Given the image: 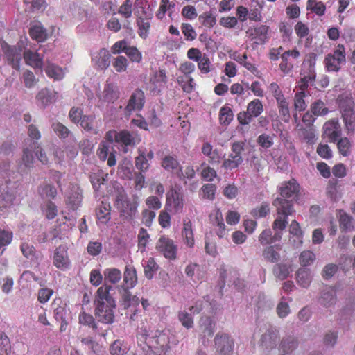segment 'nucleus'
I'll list each match as a JSON object with an SVG mask.
<instances>
[{"instance_id": "obj_1", "label": "nucleus", "mask_w": 355, "mask_h": 355, "mask_svg": "<svg viewBox=\"0 0 355 355\" xmlns=\"http://www.w3.org/2000/svg\"><path fill=\"white\" fill-rule=\"evenodd\" d=\"M112 289V286L104 284L97 290L94 300L95 315L98 321L104 324H112L114 320L116 302L110 294Z\"/></svg>"}, {"instance_id": "obj_2", "label": "nucleus", "mask_w": 355, "mask_h": 355, "mask_svg": "<svg viewBox=\"0 0 355 355\" xmlns=\"http://www.w3.org/2000/svg\"><path fill=\"white\" fill-rule=\"evenodd\" d=\"M346 63V49L343 44H338L332 53H328L324 60L328 72H338Z\"/></svg>"}, {"instance_id": "obj_3", "label": "nucleus", "mask_w": 355, "mask_h": 355, "mask_svg": "<svg viewBox=\"0 0 355 355\" xmlns=\"http://www.w3.org/2000/svg\"><path fill=\"white\" fill-rule=\"evenodd\" d=\"M245 144L243 141L234 142L231 146L232 153L228 158L225 159L222 164V167L225 170H233L239 167L243 162L241 156L242 152L244 150Z\"/></svg>"}, {"instance_id": "obj_4", "label": "nucleus", "mask_w": 355, "mask_h": 355, "mask_svg": "<svg viewBox=\"0 0 355 355\" xmlns=\"http://www.w3.org/2000/svg\"><path fill=\"white\" fill-rule=\"evenodd\" d=\"M184 208L183 195L180 189L171 188L166 194V209L174 214L181 213Z\"/></svg>"}, {"instance_id": "obj_5", "label": "nucleus", "mask_w": 355, "mask_h": 355, "mask_svg": "<svg viewBox=\"0 0 355 355\" xmlns=\"http://www.w3.org/2000/svg\"><path fill=\"white\" fill-rule=\"evenodd\" d=\"M215 347L218 355H231L234 350V340L225 333L217 334L214 338Z\"/></svg>"}, {"instance_id": "obj_6", "label": "nucleus", "mask_w": 355, "mask_h": 355, "mask_svg": "<svg viewBox=\"0 0 355 355\" xmlns=\"http://www.w3.org/2000/svg\"><path fill=\"white\" fill-rule=\"evenodd\" d=\"M156 249L169 260H175L177 257L178 246L173 240L167 236H162L159 239Z\"/></svg>"}, {"instance_id": "obj_7", "label": "nucleus", "mask_w": 355, "mask_h": 355, "mask_svg": "<svg viewBox=\"0 0 355 355\" xmlns=\"http://www.w3.org/2000/svg\"><path fill=\"white\" fill-rule=\"evenodd\" d=\"M347 104L344 106L340 105L341 113L347 134H353L355 132V113L353 108L354 102L352 100L347 101Z\"/></svg>"}, {"instance_id": "obj_8", "label": "nucleus", "mask_w": 355, "mask_h": 355, "mask_svg": "<svg viewBox=\"0 0 355 355\" xmlns=\"http://www.w3.org/2000/svg\"><path fill=\"white\" fill-rule=\"evenodd\" d=\"M316 61V55L315 53H310L306 61L309 65V72L307 76H304L297 82V87L300 89L299 92H306L309 87V83L313 82L315 80V65Z\"/></svg>"}, {"instance_id": "obj_9", "label": "nucleus", "mask_w": 355, "mask_h": 355, "mask_svg": "<svg viewBox=\"0 0 355 355\" xmlns=\"http://www.w3.org/2000/svg\"><path fill=\"white\" fill-rule=\"evenodd\" d=\"M68 248L65 245L57 247L53 254V265L60 270H64L69 268L71 262L68 255Z\"/></svg>"}, {"instance_id": "obj_10", "label": "nucleus", "mask_w": 355, "mask_h": 355, "mask_svg": "<svg viewBox=\"0 0 355 355\" xmlns=\"http://www.w3.org/2000/svg\"><path fill=\"white\" fill-rule=\"evenodd\" d=\"M145 103V95L140 89H135L131 94L128 105L125 108L126 114H130L133 111H140Z\"/></svg>"}, {"instance_id": "obj_11", "label": "nucleus", "mask_w": 355, "mask_h": 355, "mask_svg": "<svg viewBox=\"0 0 355 355\" xmlns=\"http://www.w3.org/2000/svg\"><path fill=\"white\" fill-rule=\"evenodd\" d=\"M279 338V331L273 327H270L260 338L259 345L265 349H272L277 346Z\"/></svg>"}, {"instance_id": "obj_12", "label": "nucleus", "mask_w": 355, "mask_h": 355, "mask_svg": "<svg viewBox=\"0 0 355 355\" xmlns=\"http://www.w3.org/2000/svg\"><path fill=\"white\" fill-rule=\"evenodd\" d=\"M269 27L266 25H260L250 28L246 32L251 41L256 44H264L268 40Z\"/></svg>"}, {"instance_id": "obj_13", "label": "nucleus", "mask_w": 355, "mask_h": 355, "mask_svg": "<svg viewBox=\"0 0 355 355\" xmlns=\"http://www.w3.org/2000/svg\"><path fill=\"white\" fill-rule=\"evenodd\" d=\"M154 157V153L152 150L146 153L145 149L139 148L138 155L135 157V167L141 172H146L150 168L149 160Z\"/></svg>"}, {"instance_id": "obj_14", "label": "nucleus", "mask_w": 355, "mask_h": 355, "mask_svg": "<svg viewBox=\"0 0 355 355\" xmlns=\"http://www.w3.org/2000/svg\"><path fill=\"white\" fill-rule=\"evenodd\" d=\"M300 186L294 178L282 183L279 188V193L284 198L297 197L300 193Z\"/></svg>"}, {"instance_id": "obj_15", "label": "nucleus", "mask_w": 355, "mask_h": 355, "mask_svg": "<svg viewBox=\"0 0 355 355\" xmlns=\"http://www.w3.org/2000/svg\"><path fill=\"white\" fill-rule=\"evenodd\" d=\"M181 236L184 244L188 248H193L195 245V239L193 230L192 222L188 217L183 219L182 229Z\"/></svg>"}, {"instance_id": "obj_16", "label": "nucleus", "mask_w": 355, "mask_h": 355, "mask_svg": "<svg viewBox=\"0 0 355 355\" xmlns=\"http://www.w3.org/2000/svg\"><path fill=\"white\" fill-rule=\"evenodd\" d=\"M272 205L276 208L277 214L282 215L284 218H288L294 211L292 200L279 197L274 200Z\"/></svg>"}, {"instance_id": "obj_17", "label": "nucleus", "mask_w": 355, "mask_h": 355, "mask_svg": "<svg viewBox=\"0 0 355 355\" xmlns=\"http://www.w3.org/2000/svg\"><path fill=\"white\" fill-rule=\"evenodd\" d=\"M111 55L105 48L101 49L92 58L94 66L100 69H106L110 64Z\"/></svg>"}, {"instance_id": "obj_18", "label": "nucleus", "mask_w": 355, "mask_h": 355, "mask_svg": "<svg viewBox=\"0 0 355 355\" xmlns=\"http://www.w3.org/2000/svg\"><path fill=\"white\" fill-rule=\"evenodd\" d=\"M282 249V246L279 244L270 245L266 247L262 251L263 260L271 263L278 262L281 259L279 252Z\"/></svg>"}, {"instance_id": "obj_19", "label": "nucleus", "mask_w": 355, "mask_h": 355, "mask_svg": "<svg viewBox=\"0 0 355 355\" xmlns=\"http://www.w3.org/2000/svg\"><path fill=\"white\" fill-rule=\"evenodd\" d=\"M324 133L329 142H336L340 136V130L338 121L330 120L327 121L323 126Z\"/></svg>"}, {"instance_id": "obj_20", "label": "nucleus", "mask_w": 355, "mask_h": 355, "mask_svg": "<svg viewBox=\"0 0 355 355\" xmlns=\"http://www.w3.org/2000/svg\"><path fill=\"white\" fill-rule=\"evenodd\" d=\"M119 98V92L113 83H107L104 86L100 99L106 103H113Z\"/></svg>"}, {"instance_id": "obj_21", "label": "nucleus", "mask_w": 355, "mask_h": 355, "mask_svg": "<svg viewBox=\"0 0 355 355\" xmlns=\"http://www.w3.org/2000/svg\"><path fill=\"white\" fill-rule=\"evenodd\" d=\"M337 216L338 217L339 227L342 232H351L354 230L352 216L345 212L343 209L338 210Z\"/></svg>"}, {"instance_id": "obj_22", "label": "nucleus", "mask_w": 355, "mask_h": 355, "mask_svg": "<svg viewBox=\"0 0 355 355\" xmlns=\"http://www.w3.org/2000/svg\"><path fill=\"white\" fill-rule=\"evenodd\" d=\"M51 306L53 309V317L56 321L59 322L60 320L66 319L68 310L67 309V304L61 298H55L53 301Z\"/></svg>"}, {"instance_id": "obj_23", "label": "nucleus", "mask_w": 355, "mask_h": 355, "mask_svg": "<svg viewBox=\"0 0 355 355\" xmlns=\"http://www.w3.org/2000/svg\"><path fill=\"white\" fill-rule=\"evenodd\" d=\"M26 64L37 69H42L43 65V58L37 52L31 50H26L23 54Z\"/></svg>"}, {"instance_id": "obj_24", "label": "nucleus", "mask_w": 355, "mask_h": 355, "mask_svg": "<svg viewBox=\"0 0 355 355\" xmlns=\"http://www.w3.org/2000/svg\"><path fill=\"white\" fill-rule=\"evenodd\" d=\"M137 282V272L134 268L126 266L123 275L122 289H130L135 286Z\"/></svg>"}, {"instance_id": "obj_25", "label": "nucleus", "mask_w": 355, "mask_h": 355, "mask_svg": "<svg viewBox=\"0 0 355 355\" xmlns=\"http://www.w3.org/2000/svg\"><path fill=\"white\" fill-rule=\"evenodd\" d=\"M5 54L10 62L12 68L19 70L21 60V51L15 46H9L5 51Z\"/></svg>"}, {"instance_id": "obj_26", "label": "nucleus", "mask_w": 355, "mask_h": 355, "mask_svg": "<svg viewBox=\"0 0 355 355\" xmlns=\"http://www.w3.org/2000/svg\"><path fill=\"white\" fill-rule=\"evenodd\" d=\"M297 340L293 336H288L282 338L279 344V350L284 355L289 354L297 348Z\"/></svg>"}, {"instance_id": "obj_27", "label": "nucleus", "mask_w": 355, "mask_h": 355, "mask_svg": "<svg viewBox=\"0 0 355 355\" xmlns=\"http://www.w3.org/2000/svg\"><path fill=\"white\" fill-rule=\"evenodd\" d=\"M28 33L30 37L38 42H44L48 37L46 28L40 24L31 26Z\"/></svg>"}, {"instance_id": "obj_28", "label": "nucleus", "mask_w": 355, "mask_h": 355, "mask_svg": "<svg viewBox=\"0 0 355 355\" xmlns=\"http://www.w3.org/2000/svg\"><path fill=\"white\" fill-rule=\"evenodd\" d=\"M110 210V203L101 202L96 210V216L98 220L103 224L107 223L111 218Z\"/></svg>"}, {"instance_id": "obj_29", "label": "nucleus", "mask_w": 355, "mask_h": 355, "mask_svg": "<svg viewBox=\"0 0 355 355\" xmlns=\"http://www.w3.org/2000/svg\"><path fill=\"white\" fill-rule=\"evenodd\" d=\"M162 167L167 171L174 172L177 175V172L180 169V164L175 155H166L162 160Z\"/></svg>"}, {"instance_id": "obj_30", "label": "nucleus", "mask_w": 355, "mask_h": 355, "mask_svg": "<svg viewBox=\"0 0 355 355\" xmlns=\"http://www.w3.org/2000/svg\"><path fill=\"white\" fill-rule=\"evenodd\" d=\"M44 71L49 78L54 80H62L64 76L62 68L51 62L46 63Z\"/></svg>"}, {"instance_id": "obj_31", "label": "nucleus", "mask_w": 355, "mask_h": 355, "mask_svg": "<svg viewBox=\"0 0 355 355\" xmlns=\"http://www.w3.org/2000/svg\"><path fill=\"white\" fill-rule=\"evenodd\" d=\"M80 125L85 131L89 133L96 135L98 132L97 123L94 115H84Z\"/></svg>"}, {"instance_id": "obj_32", "label": "nucleus", "mask_w": 355, "mask_h": 355, "mask_svg": "<svg viewBox=\"0 0 355 355\" xmlns=\"http://www.w3.org/2000/svg\"><path fill=\"white\" fill-rule=\"evenodd\" d=\"M15 199V195L10 191L3 190L0 193V212H4L11 207Z\"/></svg>"}, {"instance_id": "obj_33", "label": "nucleus", "mask_w": 355, "mask_h": 355, "mask_svg": "<svg viewBox=\"0 0 355 355\" xmlns=\"http://www.w3.org/2000/svg\"><path fill=\"white\" fill-rule=\"evenodd\" d=\"M276 101L279 116L284 122H288L291 119L288 101L284 96Z\"/></svg>"}, {"instance_id": "obj_34", "label": "nucleus", "mask_w": 355, "mask_h": 355, "mask_svg": "<svg viewBox=\"0 0 355 355\" xmlns=\"http://www.w3.org/2000/svg\"><path fill=\"white\" fill-rule=\"evenodd\" d=\"M200 327L205 337H211L214 333L215 322L210 317L202 316L200 320Z\"/></svg>"}, {"instance_id": "obj_35", "label": "nucleus", "mask_w": 355, "mask_h": 355, "mask_svg": "<svg viewBox=\"0 0 355 355\" xmlns=\"http://www.w3.org/2000/svg\"><path fill=\"white\" fill-rule=\"evenodd\" d=\"M306 9L312 13L319 17H322L325 14L326 6L321 1L308 0L306 3Z\"/></svg>"}, {"instance_id": "obj_36", "label": "nucleus", "mask_w": 355, "mask_h": 355, "mask_svg": "<svg viewBox=\"0 0 355 355\" xmlns=\"http://www.w3.org/2000/svg\"><path fill=\"white\" fill-rule=\"evenodd\" d=\"M296 279L299 285L307 288L311 282V276L309 269L299 268L296 272Z\"/></svg>"}, {"instance_id": "obj_37", "label": "nucleus", "mask_w": 355, "mask_h": 355, "mask_svg": "<svg viewBox=\"0 0 355 355\" xmlns=\"http://www.w3.org/2000/svg\"><path fill=\"white\" fill-rule=\"evenodd\" d=\"M123 293L121 297V305L124 309H128L130 306H138L139 299L137 296H132L129 289H123Z\"/></svg>"}, {"instance_id": "obj_38", "label": "nucleus", "mask_w": 355, "mask_h": 355, "mask_svg": "<svg viewBox=\"0 0 355 355\" xmlns=\"http://www.w3.org/2000/svg\"><path fill=\"white\" fill-rule=\"evenodd\" d=\"M137 206L135 203L128 200L122 207H119L117 209L121 213V215L127 219H132L137 212Z\"/></svg>"}, {"instance_id": "obj_39", "label": "nucleus", "mask_w": 355, "mask_h": 355, "mask_svg": "<svg viewBox=\"0 0 355 355\" xmlns=\"http://www.w3.org/2000/svg\"><path fill=\"white\" fill-rule=\"evenodd\" d=\"M177 82L183 92L190 94L195 87V80L191 76H178Z\"/></svg>"}, {"instance_id": "obj_40", "label": "nucleus", "mask_w": 355, "mask_h": 355, "mask_svg": "<svg viewBox=\"0 0 355 355\" xmlns=\"http://www.w3.org/2000/svg\"><path fill=\"white\" fill-rule=\"evenodd\" d=\"M247 111L252 118L258 117L263 112V105L261 100L255 98L247 106Z\"/></svg>"}, {"instance_id": "obj_41", "label": "nucleus", "mask_w": 355, "mask_h": 355, "mask_svg": "<svg viewBox=\"0 0 355 355\" xmlns=\"http://www.w3.org/2000/svg\"><path fill=\"white\" fill-rule=\"evenodd\" d=\"M78 322L80 324L87 326L94 331L97 330V323L92 315L82 311L78 315Z\"/></svg>"}, {"instance_id": "obj_42", "label": "nucleus", "mask_w": 355, "mask_h": 355, "mask_svg": "<svg viewBox=\"0 0 355 355\" xmlns=\"http://www.w3.org/2000/svg\"><path fill=\"white\" fill-rule=\"evenodd\" d=\"M36 98L44 106H46L55 101V94L49 89H42L36 96Z\"/></svg>"}, {"instance_id": "obj_43", "label": "nucleus", "mask_w": 355, "mask_h": 355, "mask_svg": "<svg viewBox=\"0 0 355 355\" xmlns=\"http://www.w3.org/2000/svg\"><path fill=\"white\" fill-rule=\"evenodd\" d=\"M336 141L338 153L343 157H348L352 151V141L347 137L338 139Z\"/></svg>"}, {"instance_id": "obj_44", "label": "nucleus", "mask_w": 355, "mask_h": 355, "mask_svg": "<svg viewBox=\"0 0 355 355\" xmlns=\"http://www.w3.org/2000/svg\"><path fill=\"white\" fill-rule=\"evenodd\" d=\"M306 93L304 92H297L294 95L293 106L296 111L302 112L306 110L307 105L305 101Z\"/></svg>"}, {"instance_id": "obj_45", "label": "nucleus", "mask_w": 355, "mask_h": 355, "mask_svg": "<svg viewBox=\"0 0 355 355\" xmlns=\"http://www.w3.org/2000/svg\"><path fill=\"white\" fill-rule=\"evenodd\" d=\"M13 238L12 232L0 229V256L6 250V246L11 243Z\"/></svg>"}, {"instance_id": "obj_46", "label": "nucleus", "mask_w": 355, "mask_h": 355, "mask_svg": "<svg viewBox=\"0 0 355 355\" xmlns=\"http://www.w3.org/2000/svg\"><path fill=\"white\" fill-rule=\"evenodd\" d=\"M33 150H34V148H31L30 147V144L28 145V147L23 149L21 164H23L26 168H31L33 167L35 158L33 154Z\"/></svg>"}, {"instance_id": "obj_47", "label": "nucleus", "mask_w": 355, "mask_h": 355, "mask_svg": "<svg viewBox=\"0 0 355 355\" xmlns=\"http://www.w3.org/2000/svg\"><path fill=\"white\" fill-rule=\"evenodd\" d=\"M336 301L335 291L332 288H327L320 298V303L324 306L329 307Z\"/></svg>"}, {"instance_id": "obj_48", "label": "nucleus", "mask_w": 355, "mask_h": 355, "mask_svg": "<svg viewBox=\"0 0 355 355\" xmlns=\"http://www.w3.org/2000/svg\"><path fill=\"white\" fill-rule=\"evenodd\" d=\"M38 192L42 198H48L49 200L54 199L57 195V190L55 187L49 184L40 187Z\"/></svg>"}, {"instance_id": "obj_49", "label": "nucleus", "mask_w": 355, "mask_h": 355, "mask_svg": "<svg viewBox=\"0 0 355 355\" xmlns=\"http://www.w3.org/2000/svg\"><path fill=\"white\" fill-rule=\"evenodd\" d=\"M233 119L232 109L227 106H223L219 112V121L221 125H227Z\"/></svg>"}, {"instance_id": "obj_50", "label": "nucleus", "mask_w": 355, "mask_h": 355, "mask_svg": "<svg viewBox=\"0 0 355 355\" xmlns=\"http://www.w3.org/2000/svg\"><path fill=\"white\" fill-rule=\"evenodd\" d=\"M105 282L118 283L121 279V272L117 268H107L104 271Z\"/></svg>"}, {"instance_id": "obj_51", "label": "nucleus", "mask_w": 355, "mask_h": 355, "mask_svg": "<svg viewBox=\"0 0 355 355\" xmlns=\"http://www.w3.org/2000/svg\"><path fill=\"white\" fill-rule=\"evenodd\" d=\"M116 142L120 143L125 146L135 144L133 137L126 130H123L116 135Z\"/></svg>"}, {"instance_id": "obj_52", "label": "nucleus", "mask_w": 355, "mask_h": 355, "mask_svg": "<svg viewBox=\"0 0 355 355\" xmlns=\"http://www.w3.org/2000/svg\"><path fill=\"white\" fill-rule=\"evenodd\" d=\"M42 210L49 220L55 218L58 214L57 206L51 200H48L42 207Z\"/></svg>"}, {"instance_id": "obj_53", "label": "nucleus", "mask_w": 355, "mask_h": 355, "mask_svg": "<svg viewBox=\"0 0 355 355\" xmlns=\"http://www.w3.org/2000/svg\"><path fill=\"white\" fill-rule=\"evenodd\" d=\"M199 21L202 26L210 28L216 25V17L210 11H206L200 15Z\"/></svg>"}, {"instance_id": "obj_54", "label": "nucleus", "mask_w": 355, "mask_h": 355, "mask_svg": "<svg viewBox=\"0 0 355 355\" xmlns=\"http://www.w3.org/2000/svg\"><path fill=\"white\" fill-rule=\"evenodd\" d=\"M112 66L118 73H122L127 70L128 67V60L123 55H118L112 61Z\"/></svg>"}, {"instance_id": "obj_55", "label": "nucleus", "mask_w": 355, "mask_h": 355, "mask_svg": "<svg viewBox=\"0 0 355 355\" xmlns=\"http://www.w3.org/2000/svg\"><path fill=\"white\" fill-rule=\"evenodd\" d=\"M311 111L315 116H319L326 115L329 112V109L322 101L317 100L311 104Z\"/></svg>"}, {"instance_id": "obj_56", "label": "nucleus", "mask_w": 355, "mask_h": 355, "mask_svg": "<svg viewBox=\"0 0 355 355\" xmlns=\"http://www.w3.org/2000/svg\"><path fill=\"white\" fill-rule=\"evenodd\" d=\"M51 128L56 135L62 139L68 137L71 133L69 128L59 121L53 122L51 124Z\"/></svg>"}, {"instance_id": "obj_57", "label": "nucleus", "mask_w": 355, "mask_h": 355, "mask_svg": "<svg viewBox=\"0 0 355 355\" xmlns=\"http://www.w3.org/2000/svg\"><path fill=\"white\" fill-rule=\"evenodd\" d=\"M30 147L34 148V152L37 157V159L42 164H47L49 163V159L44 150L41 146L35 141H31L30 143Z\"/></svg>"}, {"instance_id": "obj_58", "label": "nucleus", "mask_w": 355, "mask_h": 355, "mask_svg": "<svg viewBox=\"0 0 355 355\" xmlns=\"http://www.w3.org/2000/svg\"><path fill=\"white\" fill-rule=\"evenodd\" d=\"M137 24L138 26V34L143 38L146 39L148 37V31L150 28V24L148 21H144L141 17H139L137 19Z\"/></svg>"}, {"instance_id": "obj_59", "label": "nucleus", "mask_w": 355, "mask_h": 355, "mask_svg": "<svg viewBox=\"0 0 355 355\" xmlns=\"http://www.w3.org/2000/svg\"><path fill=\"white\" fill-rule=\"evenodd\" d=\"M11 350L10 341L7 335L0 331V355H8Z\"/></svg>"}, {"instance_id": "obj_60", "label": "nucleus", "mask_w": 355, "mask_h": 355, "mask_svg": "<svg viewBox=\"0 0 355 355\" xmlns=\"http://www.w3.org/2000/svg\"><path fill=\"white\" fill-rule=\"evenodd\" d=\"M198 68L202 74H207L212 70V64L208 55L205 54L197 62Z\"/></svg>"}, {"instance_id": "obj_61", "label": "nucleus", "mask_w": 355, "mask_h": 355, "mask_svg": "<svg viewBox=\"0 0 355 355\" xmlns=\"http://www.w3.org/2000/svg\"><path fill=\"white\" fill-rule=\"evenodd\" d=\"M270 212V207L268 202H263L260 206L254 208L250 214L255 218L266 217Z\"/></svg>"}, {"instance_id": "obj_62", "label": "nucleus", "mask_w": 355, "mask_h": 355, "mask_svg": "<svg viewBox=\"0 0 355 355\" xmlns=\"http://www.w3.org/2000/svg\"><path fill=\"white\" fill-rule=\"evenodd\" d=\"M82 195L78 192L72 193L67 199V204L72 210H76L81 204Z\"/></svg>"}, {"instance_id": "obj_63", "label": "nucleus", "mask_w": 355, "mask_h": 355, "mask_svg": "<svg viewBox=\"0 0 355 355\" xmlns=\"http://www.w3.org/2000/svg\"><path fill=\"white\" fill-rule=\"evenodd\" d=\"M118 14L125 19H129L132 15V4L131 1H125L117 10Z\"/></svg>"}, {"instance_id": "obj_64", "label": "nucleus", "mask_w": 355, "mask_h": 355, "mask_svg": "<svg viewBox=\"0 0 355 355\" xmlns=\"http://www.w3.org/2000/svg\"><path fill=\"white\" fill-rule=\"evenodd\" d=\"M110 352L112 355H124L126 353V347L121 340H116L110 345Z\"/></svg>"}]
</instances>
